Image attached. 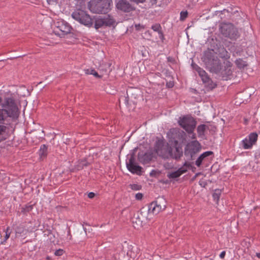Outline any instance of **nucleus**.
<instances>
[{
	"label": "nucleus",
	"instance_id": "ddd939ff",
	"mask_svg": "<svg viewBox=\"0 0 260 260\" xmlns=\"http://www.w3.org/2000/svg\"><path fill=\"white\" fill-rule=\"evenodd\" d=\"M224 67L220 70L221 75L224 80H227L230 78L233 74V64L229 60L224 61Z\"/></svg>",
	"mask_w": 260,
	"mask_h": 260
},
{
	"label": "nucleus",
	"instance_id": "412c9836",
	"mask_svg": "<svg viewBox=\"0 0 260 260\" xmlns=\"http://www.w3.org/2000/svg\"><path fill=\"white\" fill-rule=\"evenodd\" d=\"M207 126L205 124L199 125L197 127V132L199 137L203 138Z\"/></svg>",
	"mask_w": 260,
	"mask_h": 260
},
{
	"label": "nucleus",
	"instance_id": "5701e85b",
	"mask_svg": "<svg viewBox=\"0 0 260 260\" xmlns=\"http://www.w3.org/2000/svg\"><path fill=\"white\" fill-rule=\"evenodd\" d=\"M7 127L4 125H0V141L6 139V133Z\"/></svg>",
	"mask_w": 260,
	"mask_h": 260
},
{
	"label": "nucleus",
	"instance_id": "e433bc0d",
	"mask_svg": "<svg viewBox=\"0 0 260 260\" xmlns=\"http://www.w3.org/2000/svg\"><path fill=\"white\" fill-rule=\"evenodd\" d=\"M64 252L65 251L63 249H58L54 251V254L55 256H59L62 255L64 253Z\"/></svg>",
	"mask_w": 260,
	"mask_h": 260
},
{
	"label": "nucleus",
	"instance_id": "4468645a",
	"mask_svg": "<svg viewBox=\"0 0 260 260\" xmlns=\"http://www.w3.org/2000/svg\"><path fill=\"white\" fill-rule=\"evenodd\" d=\"M57 28L60 31V33L57 32L59 35H65L71 32L72 27L66 22L59 21L56 23Z\"/></svg>",
	"mask_w": 260,
	"mask_h": 260
},
{
	"label": "nucleus",
	"instance_id": "2eb2a0df",
	"mask_svg": "<svg viewBox=\"0 0 260 260\" xmlns=\"http://www.w3.org/2000/svg\"><path fill=\"white\" fill-rule=\"evenodd\" d=\"M195 69L198 72L199 76L202 79V80L204 83H206L209 85L210 83H212L211 79L204 70L198 66H197Z\"/></svg>",
	"mask_w": 260,
	"mask_h": 260
},
{
	"label": "nucleus",
	"instance_id": "f3484780",
	"mask_svg": "<svg viewBox=\"0 0 260 260\" xmlns=\"http://www.w3.org/2000/svg\"><path fill=\"white\" fill-rule=\"evenodd\" d=\"M139 91L134 88H131L126 91V95L129 96V99L135 102V100L138 98Z\"/></svg>",
	"mask_w": 260,
	"mask_h": 260
},
{
	"label": "nucleus",
	"instance_id": "5fc2aeb1",
	"mask_svg": "<svg viewBox=\"0 0 260 260\" xmlns=\"http://www.w3.org/2000/svg\"><path fill=\"white\" fill-rule=\"evenodd\" d=\"M155 171L154 170H152L151 172L150 173V176H152L154 173H155Z\"/></svg>",
	"mask_w": 260,
	"mask_h": 260
},
{
	"label": "nucleus",
	"instance_id": "864d4df0",
	"mask_svg": "<svg viewBox=\"0 0 260 260\" xmlns=\"http://www.w3.org/2000/svg\"><path fill=\"white\" fill-rule=\"evenodd\" d=\"M156 1H157V0H150V2H151V3H152V4H155V3H156Z\"/></svg>",
	"mask_w": 260,
	"mask_h": 260
},
{
	"label": "nucleus",
	"instance_id": "052dcab7",
	"mask_svg": "<svg viewBox=\"0 0 260 260\" xmlns=\"http://www.w3.org/2000/svg\"><path fill=\"white\" fill-rule=\"evenodd\" d=\"M192 138H195V137H194V134L193 135V137H192Z\"/></svg>",
	"mask_w": 260,
	"mask_h": 260
},
{
	"label": "nucleus",
	"instance_id": "bb28decb",
	"mask_svg": "<svg viewBox=\"0 0 260 260\" xmlns=\"http://www.w3.org/2000/svg\"><path fill=\"white\" fill-rule=\"evenodd\" d=\"M235 63L238 68L239 69H243L244 67L247 66L246 62L241 58L237 59L235 61Z\"/></svg>",
	"mask_w": 260,
	"mask_h": 260
},
{
	"label": "nucleus",
	"instance_id": "7ed1b4c3",
	"mask_svg": "<svg viewBox=\"0 0 260 260\" xmlns=\"http://www.w3.org/2000/svg\"><path fill=\"white\" fill-rule=\"evenodd\" d=\"M203 61L211 72L217 73L220 71L221 66L220 60L213 52H205Z\"/></svg>",
	"mask_w": 260,
	"mask_h": 260
},
{
	"label": "nucleus",
	"instance_id": "f03ea898",
	"mask_svg": "<svg viewBox=\"0 0 260 260\" xmlns=\"http://www.w3.org/2000/svg\"><path fill=\"white\" fill-rule=\"evenodd\" d=\"M0 109V123H3L8 117H14L18 114V107L12 98H7L2 104Z\"/></svg>",
	"mask_w": 260,
	"mask_h": 260
},
{
	"label": "nucleus",
	"instance_id": "4d7b16f0",
	"mask_svg": "<svg viewBox=\"0 0 260 260\" xmlns=\"http://www.w3.org/2000/svg\"><path fill=\"white\" fill-rule=\"evenodd\" d=\"M256 255L257 257L260 258V253H256Z\"/></svg>",
	"mask_w": 260,
	"mask_h": 260
},
{
	"label": "nucleus",
	"instance_id": "72a5a7b5",
	"mask_svg": "<svg viewBox=\"0 0 260 260\" xmlns=\"http://www.w3.org/2000/svg\"><path fill=\"white\" fill-rule=\"evenodd\" d=\"M221 194V190L219 189H216L215 192L213 194V197L215 200H216L217 202L220 198V196Z\"/></svg>",
	"mask_w": 260,
	"mask_h": 260
},
{
	"label": "nucleus",
	"instance_id": "2f4dec72",
	"mask_svg": "<svg viewBox=\"0 0 260 260\" xmlns=\"http://www.w3.org/2000/svg\"><path fill=\"white\" fill-rule=\"evenodd\" d=\"M33 208L32 205H26L24 207L21 208V212L23 214H26L27 212H30Z\"/></svg>",
	"mask_w": 260,
	"mask_h": 260
},
{
	"label": "nucleus",
	"instance_id": "20e7f679",
	"mask_svg": "<svg viewBox=\"0 0 260 260\" xmlns=\"http://www.w3.org/2000/svg\"><path fill=\"white\" fill-rule=\"evenodd\" d=\"M112 0H90L88 7L91 12L96 14H107L110 10Z\"/></svg>",
	"mask_w": 260,
	"mask_h": 260
},
{
	"label": "nucleus",
	"instance_id": "39448f33",
	"mask_svg": "<svg viewBox=\"0 0 260 260\" xmlns=\"http://www.w3.org/2000/svg\"><path fill=\"white\" fill-rule=\"evenodd\" d=\"M72 18L79 23L88 27L92 25V19L86 11L81 9H76L72 14Z\"/></svg>",
	"mask_w": 260,
	"mask_h": 260
},
{
	"label": "nucleus",
	"instance_id": "49530a36",
	"mask_svg": "<svg viewBox=\"0 0 260 260\" xmlns=\"http://www.w3.org/2000/svg\"><path fill=\"white\" fill-rule=\"evenodd\" d=\"M224 54L223 56H221V57L225 58H228L230 57V56L228 54V52L224 50L223 51Z\"/></svg>",
	"mask_w": 260,
	"mask_h": 260
},
{
	"label": "nucleus",
	"instance_id": "bf43d9fd",
	"mask_svg": "<svg viewBox=\"0 0 260 260\" xmlns=\"http://www.w3.org/2000/svg\"><path fill=\"white\" fill-rule=\"evenodd\" d=\"M3 101V99L0 96V104Z\"/></svg>",
	"mask_w": 260,
	"mask_h": 260
},
{
	"label": "nucleus",
	"instance_id": "6ab92c4d",
	"mask_svg": "<svg viewBox=\"0 0 260 260\" xmlns=\"http://www.w3.org/2000/svg\"><path fill=\"white\" fill-rule=\"evenodd\" d=\"M103 18L104 19L106 26H113L115 23V20L111 15H106Z\"/></svg>",
	"mask_w": 260,
	"mask_h": 260
},
{
	"label": "nucleus",
	"instance_id": "c9c22d12",
	"mask_svg": "<svg viewBox=\"0 0 260 260\" xmlns=\"http://www.w3.org/2000/svg\"><path fill=\"white\" fill-rule=\"evenodd\" d=\"M130 188L133 190H139L141 189L142 186L137 184H132L129 185Z\"/></svg>",
	"mask_w": 260,
	"mask_h": 260
},
{
	"label": "nucleus",
	"instance_id": "423d86ee",
	"mask_svg": "<svg viewBox=\"0 0 260 260\" xmlns=\"http://www.w3.org/2000/svg\"><path fill=\"white\" fill-rule=\"evenodd\" d=\"M152 214L149 205L142 207L137 217L133 219V222L135 223L137 228L142 226L143 223L146 222L151 218V214Z\"/></svg>",
	"mask_w": 260,
	"mask_h": 260
},
{
	"label": "nucleus",
	"instance_id": "4c0bfd02",
	"mask_svg": "<svg viewBox=\"0 0 260 260\" xmlns=\"http://www.w3.org/2000/svg\"><path fill=\"white\" fill-rule=\"evenodd\" d=\"M105 68H103V67H101V70H102L104 73L107 74L108 72H110L111 69H110V66L109 64H105Z\"/></svg>",
	"mask_w": 260,
	"mask_h": 260
},
{
	"label": "nucleus",
	"instance_id": "a878e982",
	"mask_svg": "<svg viewBox=\"0 0 260 260\" xmlns=\"http://www.w3.org/2000/svg\"><path fill=\"white\" fill-rule=\"evenodd\" d=\"M103 25H105L104 19L103 18H99L95 20L94 23V27L98 29Z\"/></svg>",
	"mask_w": 260,
	"mask_h": 260
},
{
	"label": "nucleus",
	"instance_id": "de8ad7c7",
	"mask_svg": "<svg viewBox=\"0 0 260 260\" xmlns=\"http://www.w3.org/2000/svg\"><path fill=\"white\" fill-rule=\"evenodd\" d=\"M94 196H95V193L92 192H90L88 194V197L89 199H92L94 197Z\"/></svg>",
	"mask_w": 260,
	"mask_h": 260
},
{
	"label": "nucleus",
	"instance_id": "0e129e2a",
	"mask_svg": "<svg viewBox=\"0 0 260 260\" xmlns=\"http://www.w3.org/2000/svg\"><path fill=\"white\" fill-rule=\"evenodd\" d=\"M134 226L135 227V228H137V226H135V225H134Z\"/></svg>",
	"mask_w": 260,
	"mask_h": 260
},
{
	"label": "nucleus",
	"instance_id": "cd10ccee",
	"mask_svg": "<svg viewBox=\"0 0 260 260\" xmlns=\"http://www.w3.org/2000/svg\"><path fill=\"white\" fill-rule=\"evenodd\" d=\"M47 147L45 145H43L41 146L40 151H39V155L40 156L42 157H45L47 155Z\"/></svg>",
	"mask_w": 260,
	"mask_h": 260
},
{
	"label": "nucleus",
	"instance_id": "9d476101",
	"mask_svg": "<svg viewBox=\"0 0 260 260\" xmlns=\"http://www.w3.org/2000/svg\"><path fill=\"white\" fill-rule=\"evenodd\" d=\"M126 165L128 170L132 173L140 174L142 168L135 162L134 153L131 154L128 161L126 162Z\"/></svg>",
	"mask_w": 260,
	"mask_h": 260
},
{
	"label": "nucleus",
	"instance_id": "09e8293b",
	"mask_svg": "<svg viewBox=\"0 0 260 260\" xmlns=\"http://www.w3.org/2000/svg\"><path fill=\"white\" fill-rule=\"evenodd\" d=\"M225 255V251H223L221 252V253L219 255V256L221 258H223Z\"/></svg>",
	"mask_w": 260,
	"mask_h": 260
},
{
	"label": "nucleus",
	"instance_id": "a18cd8bd",
	"mask_svg": "<svg viewBox=\"0 0 260 260\" xmlns=\"http://www.w3.org/2000/svg\"><path fill=\"white\" fill-rule=\"evenodd\" d=\"M132 2H133L137 4L139 3H144L146 0H131Z\"/></svg>",
	"mask_w": 260,
	"mask_h": 260
},
{
	"label": "nucleus",
	"instance_id": "ea45409f",
	"mask_svg": "<svg viewBox=\"0 0 260 260\" xmlns=\"http://www.w3.org/2000/svg\"><path fill=\"white\" fill-rule=\"evenodd\" d=\"M188 13L187 11H182L180 13V19L181 21L184 20L187 17Z\"/></svg>",
	"mask_w": 260,
	"mask_h": 260
},
{
	"label": "nucleus",
	"instance_id": "13d9d810",
	"mask_svg": "<svg viewBox=\"0 0 260 260\" xmlns=\"http://www.w3.org/2000/svg\"><path fill=\"white\" fill-rule=\"evenodd\" d=\"M189 169H192V170H194V169H195V168H194V167H192V166H191V167H189ZM188 169H189V168H188Z\"/></svg>",
	"mask_w": 260,
	"mask_h": 260
},
{
	"label": "nucleus",
	"instance_id": "7c9ffc66",
	"mask_svg": "<svg viewBox=\"0 0 260 260\" xmlns=\"http://www.w3.org/2000/svg\"><path fill=\"white\" fill-rule=\"evenodd\" d=\"M244 96V94H240L236 98L235 104L237 105H240L242 103H245V101L243 100V98Z\"/></svg>",
	"mask_w": 260,
	"mask_h": 260
},
{
	"label": "nucleus",
	"instance_id": "603ef678",
	"mask_svg": "<svg viewBox=\"0 0 260 260\" xmlns=\"http://www.w3.org/2000/svg\"><path fill=\"white\" fill-rule=\"evenodd\" d=\"M46 260H53V259L49 256H47L46 257Z\"/></svg>",
	"mask_w": 260,
	"mask_h": 260
},
{
	"label": "nucleus",
	"instance_id": "37998d69",
	"mask_svg": "<svg viewBox=\"0 0 260 260\" xmlns=\"http://www.w3.org/2000/svg\"><path fill=\"white\" fill-rule=\"evenodd\" d=\"M135 28H136V30H140L141 29H144V26L142 25H141L140 24H136L135 25Z\"/></svg>",
	"mask_w": 260,
	"mask_h": 260
},
{
	"label": "nucleus",
	"instance_id": "c756f323",
	"mask_svg": "<svg viewBox=\"0 0 260 260\" xmlns=\"http://www.w3.org/2000/svg\"><path fill=\"white\" fill-rule=\"evenodd\" d=\"M89 165V164L87 162L85 159L81 160L79 162L78 164L77 165V169L78 170H81L83 169L84 167H86Z\"/></svg>",
	"mask_w": 260,
	"mask_h": 260
},
{
	"label": "nucleus",
	"instance_id": "f257e3e1",
	"mask_svg": "<svg viewBox=\"0 0 260 260\" xmlns=\"http://www.w3.org/2000/svg\"><path fill=\"white\" fill-rule=\"evenodd\" d=\"M170 139L169 143L174 146L175 150L168 143H165L162 140H158L156 142L155 151L157 154L164 159L174 158L178 159L182 156L183 152L181 149L178 147V142L176 139L179 136L176 130L170 131L168 134Z\"/></svg>",
	"mask_w": 260,
	"mask_h": 260
},
{
	"label": "nucleus",
	"instance_id": "a211bd4d",
	"mask_svg": "<svg viewBox=\"0 0 260 260\" xmlns=\"http://www.w3.org/2000/svg\"><path fill=\"white\" fill-rule=\"evenodd\" d=\"M213 154L212 151H206L202 153L196 161V165L198 167H200L203 160L207 156Z\"/></svg>",
	"mask_w": 260,
	"mask_h": 260
},
{
	"label": "nucleus",
	"instance_id": "6e6d98bb",
	"mask_svg": "<svg viewBox=\"0 0 260 260\" xmlns=\"http://www.w3.org/2000/svg\"><path fill=\"white\" fill-rule=\"evenodd\" d=\"M215 86H216V84H213V85L212 84H211V86L210 87L213 88H214Z\"/></svg>",
	"mask_w": 260,
	"mask_h": 260
},
{
	"label": "nucleus",
	"instance_id": "b1692460",
	"mask_svg": "<svg viewBox=\"0 0 260 260\" xmlns=\"http://www.w3.org/2000/svg\"><path fill=\"white\" fill-rule=\"evenodd\" d=\"M241 145L245 149H250L253 146V144L247 138L242 141Z\"/></svg>",
	"mask_w": 260,
	"mask_h": 260
},
{
	"label": "nucleus",
	"instance_id": "a19ab883",
	"mask_svg": "<svg viewBox=\"0 0 260 260\" xmlns=\"http://www.w3.org/2000/svg\"><path fill=\"white\" fill-rule=\"evenodd\" d=\"M10 234L11 232L10 231V228L8 227L6 229L4 241H6L10 237Z\"/></svg>",
	"mask_w": 260,
	"mask_h": 260
},
{
	"label": "nucleus",
	"instance_id": "680f3d73",
	"mask_svg": "<svg viewBox=\"0 0 260 260\" xmlns=\"http://www.w3.org/2000/svg\"><path fill=\"white\" fill-rule=\"evenodd\" d=\"M199 173H197V174H196V176H197L198 175H199Z\"/></svg>",
	"mask_w": 260,
	"mask_h": 260
},
{
	"label": "nucleus",
	"instance_id": "0eeeda50",
	"mask_svg": "<svg viewBox=\"0 0 260 260\" xmlns=\"http://www.w3.org/2000/svg\"><path fill=\"white\" fill-rule=\"evenodd\" d=\"M220 30L224 37L232 40H236L239 37L237 28L230 23H222L220 26Z\"/></svg>",
	"mask_w": 260,
	"mask_h": 260
},
{
	"label": "nucleus",
	"instance_id": "e2e57ef3",
	"mask_svg": "<svg viewBox=\"0 0 260 260\" xmlns=\"http://www.w3.org/2000/svg\"><path fill=\"white\" fill-rule=\"evenodd\" d=\"M172 86H173V84L171 83L170 87H172Z\"/></svg>",
	"mask_w": 260,
	"mask_h": 260
},
{
	"label": "nucleus",
	"instance_id": "dca6fc26",
	"mask_svg": "<svg viewBox=\"0 0 260 260\" xmlns=\"http://www.w3.org/2000/svg\"><path fill=\"white\" fill-rule=\"evenodd\" d=\"M153 155L151 152H146L141 155L138 154V158L139 160L143 164H147L153 158Z\"/></svg>",
	"mask_w": 260,
	"mask_h": 260
},
{
	"label": "nucleus",
	"instance_id": "473e14b6",
	"mask_svg": "<svg viewBox=\"0 0 260 260\" xmlns=\"http://www.w3.org/2000/svg\"><path fill=\"white\" fill-rule=\"evenodd\" d=\"M85 72L86 74H91L96 77H100L98 73L94 69H87L85 70Z\"/></svg>",
	"mask_w": 260,
	"mask_h": 260
},
{
	"label": "nucleus",
	"instance_id": "1a4fd4ad",
	"mask_svg": "<svg viewBox=\"0 0 260 260\" xmlns=\"http://www.w3.org/2000/svg\"><path fill=\"white\" fill-rule=\"evenodd\" d=\"M152 214H157L159 212L165 209L166 207V201L163 198H159L155 201L152 202L148 205Z\"/></svg>",
	"mask_w": 260,
	"mask_h": 260
},
{
	"label": "nucleus",
	"instance_id": "3c124183",
	"mask_svg": "<svg viewBox=\"0 0 260 260\" xmlns=\"http://www.w3.org/2000/svg\"><path fill=\"white\" fill-rule=\"evenodd\" d=\"M144 35L146 36V37H147V36H150L151 35H150V31H147L145 32L144 34Z\"/></svg>",
	"mask_w": 260,
	"mask_h": 260
},
{
	"label": "nucleus",
	"instance_id": "c85d7f7f",
	"mask_svg": "<svg viewBox=\"0 0 260 260\" xmlns=\"http://www.w3.org/2000/svg\"><path fill=\"white\" fill-rule=\"evenodd\" d=\"M258 135L256 133H251L248 138L249 141H250L252 144H254L257 140Z\"/></svg>",
	"mask_w": 260,
	"mask_h": 260
},
{
	"label": "nucleus",
	"instance_id": "4be33fe9",
	"mask_svg": "<svg viewBox=\"0 0 260 260\" xmlns=\"http://www.w3.org/2000/svg\"><path fill=\"white\" fill-rule=\"evenodd\" d=\"M129 96L125 94H123V95H120L119 99V105L120 106L121 104H123V105L127 106L128 105V100Z\"/></svg>",
	"mask_w": 260,
	"mask_h": 260
},
{
	"label": "nucleus",
	"instance_id": "f704fd0d",
	"mask_svg": "<svg viewBox=\"0 0 260 260\" xmlns=\"http://www.w3.org/2000/svg\"><path fill=\"white\" fill-rule=\"evenodd\" d=\"M25 232V229L22 226H17L16 229V234L17 235H20Z\"/></svg>",
	"mask_w": 260,
	"mask_h": 260
},
{
	"label": "nucleus",
	"instance_id": "393cba45",
	"mask_svg": "<svg viewBox=\"0 0 260 260\" xmlns=\"http://www.w3.org/2000/svg\"><path fill=\"white\" fill-rule=\"evenodd\" d=\"M151 28L154 31H157V32H158V34L160 35V38L162 39L164 38L163 34H162V32L161 31V26H160V25L159 24L156 23V24H155L151 26Z\"/></svg>",
	"mask_w": 260,
	"mask_h": 260
},
{
	"label": "nucleus",
	"instance_id": "c03bdc74",
	"mask_svg": "<svg viewBox=\"0 0 260 260\" xmlns=\"http://www.w3.org/2000/svg\"><path fill=\"white\" fill-rule=\"evenodd\" d=\"M47 2L49 5H54L57 3V0H47Z\"/></svg>",
	"mask_w": 260,
	"mask_h": 260
},
{
	"label": "nucleus",
	"instance_id": "9b49d317",
	"mask_svg": "<svg viewBox=\"0 0 260 260\" xmlns=\"http://www.w3.org/2000/svg\"><path fill=\"white\" fill-rule=\"evenodd\" d=\"M116 7L118 10L125 13L135 10V8L127 0H119L117 3Z\"/></svg>",
	"mask_w": 260,
	"mask_h": 260
},
{
	"label": "nucleus",
	"instance_id": "58836bf2",
	"mask_svg": "<svg viewBox=\"0 0 260 260\" xmlns=\"http://www.w3.org/2000/svg\"><path fill=\"white\" fill-rule=\"evenodd\" d=\"M190 146L196 147L197 151L200 150V144L197 141H192Z\"/></svg>",
	"mask_w": 260,
	"mask_h": 260
},
{
	"label": "nucleus",
	"instance_id": "6e6552de",
	"mask_svg": "<svg viewBox=\"0 0 260 260\" xmlns=\"http://www.w3.org/2000/svg\"><path fill=\"white\" fill-rule=\"evenodd\" d=\"M179 125L187 133L192 134L195 128L196 121L191 117H183L178 121Z\"/></svg>",
	"mask_w": 260,
	"mask_h": 260
},
{
	"label": "nucleus",
	"instance_id": "79ce46f5",
	"mask_svg": "<svg viewBox=\"0 0 260 260\" xmlns=\"http://www.w3.org/2000/svg\"><path fill=\"white\" fill-rule=\"evenodd\" d=\"M143 197V195L141 193H137L135 196L136 199L138 200H141L142 199Z\"/></svg>",
	"mask_w": 260,
	"mask_h": 260
},
{
	"label": "nucleus",
	"instance_id": "f8f14e48",
	"mask_svg": "<svg viewBox=\"0 0 260 260\" xmlns=\"http://www.w3.org/2000/svg\"><path fill=\"white\" fill-rule=\"evenodd\" d=\"M190 167H191L190 163L185 162L183 166L179 168L176 171L168 174L167 176L170 179H175L178 178L180 177L182 174L186 173Z\"/></svg>",
	"mask_w": 260,
	"mask_h": 260
},
{
	"label": "nucleus",
	"instance_id": "aec40b11",
	"mask_svg": "<svg viewBox=\"0 0 260 260\" xmlns=\"http://www.w3.org/2000/svg\"><path fill=\"white\" fill-rule=\"evenodd\" d=\"M139 249L137 247H132L127 252V255L130 257L135 259L137 256Z\"/></svg>",
	"mask_w": 260,
	"mask_h": 260
},
{
	"label": "nucleus",
	"instance_id": "8fccbe9b",
	"mask_svg": "<svg viewBox=\"0 0 260 260\" xmlns=\"http://www.w3.org/2000/svg\"><path fill=\"white\" fill-rule=\"evenodd\" d=\"M200 184L202 186V187H205V186L206 185V183L205 182H200Z\"/></svg>",
	"mask_w": 260,
	"mask_h": 260
}]
</instances>
